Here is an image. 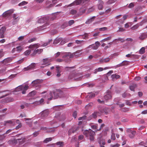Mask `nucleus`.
<instances>
[{
    "label": "nucleus",
    "instance_id": "obj_31",
    "mask_svg": "<svg viewBox=\"0 0 147 147\" xmlns=\"http://www.w3.org/2000/svg\"><path fill=\"white\" fill-rule=\"evenodd\" d=\"M127 63V61H123L121 63H120V64L117 65L116 66L117 67H118L123 65H126V63Z\"/></svg>",
    "mask_w": 147,
    "mask_h": 147
},
{
    "label": "nucleus",
    "instance_id": "obj_13",
    "mask_svg": "<svg viewBox=\"0 0 147 147\" xmlns=\"http://www.w3.org/2000/svg\"><path fill=\"white\" fill-rule=\"evenodd\" d=\"M40 46V45L38 43L33 45H31L29 46V48L31 49L32 50H35L36 49L38 48Z\"/></svg>",
    "mask_w": 147,
    "mask_h": 147
},
{
    "label": "nucleus",
    "instance_id": "obj_1",
    "mask_svg": "<svg viewBox=\"0 0 147 147\" xmlns=\"http://www.w3.org/2000/svg\"><path fill=\"white\" fill-rule=\"evenodd\" d=\"M67 96V94L60 90H56L54 92V99L64 98Z\"/></svg>",
    "mask_w": 147,
    "mask_h": 147
},
{
    "label": "nucleus",
    "instance_id": "obj_60",
    "mask_svg": "<svg viewBox=\"0 0 147 147\" xmlns=\"http://www.w3.org/2000/svg\"><path fill=\"white\" fill-rule=\"evenodd\" d=\"M146 38V36L144 34L141 35L140 37L139 38L141 40H143Z\"/></svg>",
    "mask_w": 147,
    "mask_h": 147
},
{
    "label": "nucleus",
    "instance_id": "obj_16",
    "mask_svg": "<svg viewBox=\"0 0 147 147\" xmlns=\"http://www.w3.org/2000/svg\"><path fill=\"white\" fill-rule=\"evenodd\" d=\"M6 30L5 27H2L0 29V37L1 38H3L4 37V32Z\"/></svg>",
    "mask_w": 147,
    "mask_h": 147
},
{
    "label": "nucleus",
    "instance_id": "obj_18",
    "mask_svg": "<svg viewBox=\"0 0 147 147\" xmlns=\"http://www.w3.org/2000/svg\"><path fill=\"white\" fill-rule=\"evenodd\" d=\"M82 50H80L74 53V56L76 57H77L80 56L82 54Z\"/></svg>",
    "mask_w": 147,
    "mask_h": 147
},
{
    "label": "nucleus",
    "instance_id": "obj_12",
    "mask_svg": "<svg viewBox=\"0 0 147 147\" xmlns=\"http://www.w3.org/2000/svg\"><path fill=\"white\" fill-rule=\"evenodd\" d=\"M36 64L35 63H32L27 67H25L24 68L23 70L24 71H26L29 69H34L35 67Z\"/></svg>",
    "mask_w": 147,
    "mask_h": 147
},
{
    "label": "nucleus",
    "instance_id": "obj_30",
    "mask_svg": "<svg viewBox=\"0 0 147 147\" xmlns=\"http://www.w3.org/2000/svg\"><path fill=\"white\" fill-rule=\"evenodd\" d=\"M136 86V84H133L132 85L130 86L129 88L131 90L134 91V89Z\"/></svg>",
    "mask_w": 147,
    "mask_h": 147
},
{
    "label": "nucleus",
    "instance_id": "obj_26",
    "mask_svg": "<svg viewBox=\"0 0 147 147\" xmlns=\"http://www.w3.org/2000/svg\"><path fill=\"white\" fill-rule=\"evenodd\" d=\"M44 101V100L42 98L39 101H35L32 103L33 104H35L36 105H38L41 104Z\"/></svg>",
    "mask_w": 147,
    "mask_h": 147
},
{
    "label": "nucleus",
    "instance_id": "obj_17",
    "mask_svg": "<svg viewBox=\"0 0 147 147\" xmlns=\"http://www.w3.org/2000/svg\"><path fill=\"white\" fill-rule=\"evenodd\" d=\"M98 141L100 147H105L104 146L101 145V144L104 145L105 143V140H103L101 138H100L98 139Z\"/></svg>",
    "mask_w": 147,
    "mask_h": 147
},
{
    "label": "nucleus",
    "instance_id": "obj_7",
    "mask_svg": "<svg viewBox=\"0 0 147 147\" xmlns=\"http://www.w3.org/2000/svg\"><path fill=\"white\" fill-rule=\"evenodd\" d=\"M49 19V17L48 16H44L38 18V22L39 23H43Z\"/></svg>",
    "mask_w": 147,
    "mask_h": 147
},
{
    "label": "nucleus",
    "instance_id": "obj_19",
    "mask_svg": "<svg viewBox=\"0 0 147 147\" xmlns=\"http://www.w3.org/2000/svg\"><path fill=\"white\" fill-rule=\"evenodd\" d=\"M15 119H13L11 120H8L7 121H5L4 122V125H7V123H9L10 124H13H13H15Z\"/></svg>",
    "mask_w": 147,
    "mask_h": 147
},
{
    "label": "nucleus",
    "instance_id": "obj_8",
    "mask_svg": "<svg viewBox=\"0 0 147 147\" xmlns=\"http://www.w3.org/2000/svg\"><path fill=\"white\" fill-rule=\"evenodd\" d=\"M13 57H9L3 59L1 62L4 65H7V64L10 63L11 62Z\"/></svg>",
    "mask_w": 147,
    "mask_h": 147
},
{
    "label": "nucleus",
    "instance_id": "obj_59",
    "mask_svg": "<svg viewBox=\"0 0 147 147\" xmlns=\"http://www.w3.org/2000/svg\"><path fill=\"white\" fill-rule=\"evenodd\" d=\"M131 133L132 135V136H130L129 135V137L131 138H132L134 137V135L136 134V132L135 131H132Z\"/></svg>",
    "mask_w": 147,
    "mask_h": 147
},
{
    "label": "nucleus",
    "instance_id": "obj_54",
    "mask_svg": "<svg viewBox=\"0 0 147 147\" xmlns=\"http://www.w3.org/2000/svg\"><path fill=\"white\" fill-rule=\"evenodd\" d=\"M111 139L113 140H115V135L114 133H112L111 136Z\"/></svg>",
    "mask_w": 147,
    "mask_h": 147
},
{
    "label": "nucleus",
    "instance_id": "obj_40",
    "mask_svg": "<svg viewBox=\"0 0 147 147\" xmlns=\"http://www.w3.org/2000/svg\"><path fill=\"white\" fill-rule=\"evenodd\" d=\"M19 20L20 19H13V20L12 22V25H14L16 24L19 21Z\"/></svg>",
    "mask_w": 147,
    "mask_h": 147
},
{
    "label": "nucleus",
    "instance_id": "obj_55",
    "mask_svg": "<svg viewBox=\"0 0 147 147\" xmlns=\"http://www.w3.org/2000/svg\"><path fill=\"white\" fill-rule=\"evenodd\" d=\"M74 20H71L69 21L67 24H68V25L71 26L73 24H74Z\"/></svg>",
    "mask_w": 147,
    "mask_h": 147
},
{
    "label": "nucleus",
    "instance_id": "obj_27",
    "mask_svg": "<svg viewBox=\"0 0 147 147\" xmlns=\"http://www.w3.org/2000/svg\"><path fill=\"white\" fill-rule=\"evenodd\" d=\"M16 51L18 52H20L24 49L23 47L22 46H20L16 48Z\"/></svg>",
    "mask_w": 147,
    "mask_h": 147
},
{
    "label": "nucleus",
    "instance_id": "obj_47",
    "mask_svg": "<svg viewBox=\"0 0 147 147\" xmlns=\"http://www.w3.org/2000/svg\"><path fill=\"white\" fill-rule=\"evenodd\" d=\"M90 126H91V128L93 129H97V125H93L92 124H90Z\"/></svg>",
    "mask_w": 147,
    "mask_h": 147
},
{
    "label": "nucleus",
    "instance_id": "obj_20",
    "mask_svg": "<svg viewBox=\"0 0 147 147\" xmlns=\"http://www.w3.org/2000/svg\"><path fill=\"white\" fill-rule=\"evenodd\" d=\"M78 128V127L76 128L74 127L71 128L69 131V134L70 135L72 133H74Z\"/></svg>",
    "mask_w": 147,
    "mask_h": 147
},
{
    "label": "nucleus",
    "instance_id": "obj_62",
    "mask_svg": "<svg viewBox=\"0 0 147 147\" xmlns=\"http://www.w3.org/2000/svg\"><path fill=\"white\" fill-rule=\"evenodd\" d=\"M85 50L86 53H88L90 51L91 49L90 48H88V47H87L85 49Z\"/></svg>",
    "mask_w": 147,
    "mask_h": 147
},
{
    "label": "nucleus",
    "instance_id": "obj_6",
    "mask_svg": "<svg viewBox=\"0 0 147 147\" xmlns=\"http://www.w3.org/2000/svg\"><path fill=\"white\" fill-rule=\"evenodd\" d=\"M100 45V44L98 41L96 42L95 44L90 45L88 47V48H90L91 49L96 50Z\"/></svg>",
    "mask_w": 147,
    "mask_h": 147
},
{
    "label": "nucleus",
    "instance_id": "obj_48",
    "mask_svg": "<svg viewBox=\"0 0 147 147\" xmlns=\"http://www.w3.org/2000/svg\"><path fill=\"white\" fill-rule=\"evenodd\" d=\"M117 0H109L107 2L108 4H111L115 2Z\"/></svg>",
    "mask_w": 147,
    "mask_h": 147
},
{
    "label": "nucleus",
    "instance_id": "obj_43",
    "mask_svg": "<svg viewBox=\"0 0 147 147\" xmlns=\"http://www.w3.org/2000/svg\"><path fill=\"white\" fill-rule=\"evenodd\" d=\"M31 53V50L30 49L26 50L24 53V54L25 55H28L30 54Z\"/></svg>",
    "mask_w": 147,
    "mask_h": 147
},
{
    "label": "nucleus",
    "instance_id": "obj_37",
    "mask_svg": "<svg viewBox=\"0 0 147 147\" xmlns=\"http://www.w3.org/2000/svg\"><path fill=\"white\" fill-rule=\"evenodd\" d=\"M145 49L144 47H142L139 50V53L140 54H143L145 53Z\"/></svg>",
    "mask_w": 147,
    "mask_h": 147
},
{
    "label": "nucleus",
    "instance_id": "obj_5",
    "mask_svg": "<svg viewBox=\"0 0 147 147\" xmlns=\"http://www.w3.org/2000/svg\"><path fill=\"white\" fill-rule=\"evenodd\" d=\"M53 60V58H47L43 59L42 60V65H45V66L49 65L50 64V63Z\"/></svg>",
    "mask_w": 147,
    "mask_h": 147
},
{
    "label": "nucleus",
    "instance_id": "obj_22",
    "mask_svg": "<svg viewBox=\"0 0 147 147\" xmlns=\"http://www.w3.org/2000/svg\"><path fill=\"white\" fill-rule=\"evenodd\" d=\"M42 51L43 49H39L35 50L34 51V53L32 54V55H34L37 53L38 54H40Z\"/></svg>",
    "mask_w": 147,
    "mask_h": 147
},
{
    "label": "nucleus",
    "instance_id": "obj_3",
    "mask_svg": "<svg viewBox=\"0 0 147 147\" xmlns=\"http://www.w3.org/2000/svg\"><path fill=\"white\" fill-rule=\"evenodd\" d=\"M90 0H76L72 3L70 4L67 7L76 5L80 3L86 4Z\"/></svg>",
    "mask_w": 147,
    "mask_h": 147
},
{
    "label": "nucleus",
    "instance_id": "obj_38",
    "mask_svg": "<svg viewBox=\"0 0 147 147\" xmlns=\"http://www.w3.org/2000/svg\"><path fill=\"white\" fill-rule=\"evenodd\" d=\"M99 113L98 112H94L92 115V116L93 118H95L97 117V116H99Z\"/></svg>",
    "mask_w": 147,
    "mask_h": 147
},
{
    "label": "nucleus",
    "instance_id": "obj_42",
    "mask_svg": "<svg viewBox=\"0 0 147 147\" xmlns=\"http://www.w3.org/2000/svg\"><path fill=\"white\" fill-rule=\"evenodd\" d=\"M51 138H46L44 141V142L45 143H47L48 142L51 141L52 140Z\"/></svg>",
    "mask_w": 147,
    "mask_h": 147
},
{
    "label": "nucleus",
    "instance_id": "obj_10",
    "mask_svg": "<svg viewBox=\"0 0 147 147\" xmlns=\"http://www.w3.org/2000/svg\"><path fill=\"white\" fill-rule=\"evenodd\" d=\"M43 80H42L37 79L33 81L32 82V86H38L39 87H40V85H38V84L41 83Z\"/></svg>",
    "mask_w": 147,
    "mask_h": 147
},
{
    "label": "nucleus",
    "instance_id": "obj_57",
    "mask_svg": "<svg viewBox=\"0 0 147 147\" xmlns=\"http://www.w3.org/2000/svg\"><path fill=\"white\" fill-rule=\"evenodd\" d=\"M56 144L57 145H59L60 147L62 146L63 145V142H58L56 143Z\"/></svg>",
    "mask_w": 147,
    "mask_h": 147
},
{
    "label": "nucleus",
    "instance_id": "obj_56",
    "mask_svg": "<svg viewBox=\"0 0 147 147\" xmlns=\"http://www.w3.org/2000/svg\"><path fill=\"white\" fill-rule=\"evenodd\" d=\"M4 55V53L2 49L0 50V58L3 57Z\"/></svg>",
    "mask_w": 147,
    "mask_h": 147
},
{
    "label": "nucleus",
    "instance_id": "obj_15",
    "mask_svg": "<svg viewBox=\"0 0 147 147\" xmlns=\"http://www.w3.org/2000/svg\"><path fill=\"white\" fill-rule=\"evenodd\" d=\"M54 91L53 92H50L47 93V97L48 99L49 100H51L53 98H54Z\"/></svg>",
    "mask_w": 147,
    "mask_h": 147
},
{
    "label": "nucleus",
    "instance_id": "obj_64",
    "mask_svg": "<svg viewBox=\"0 0 147 147\" xmlns=\"http://www.w3.org/2000/svg\"><path fill=\"white\" fill-rule=\"evenodd\" d=\"M84 138V136L82 135H81L79 136L78 137V140L79 141L82 140Z\"/></svg>",
    "mask_w": 147,
    "mask_h": 147
},
{
    "label": "nucleus",
    "instance_id": "obj_52",
    "mask_svg": "<svg viewBox=\"0 0 147 147\" xmlns=\"http://www.w3.org/2000/svg\"><path fill=\"white\" fill-rule=\"evenodd\" d=\"M76 43L77 44H83V42H84V40H76Z\"/></svg>",
    "mask_w": 147,
    "mask_h": 147
},
{
    "label": "nucleus",
    "instance_id": "obj_50",
    "mask_svg": "<svg viewBox=\"0 0 147 147\" xmlns=\"http://www.w3.org/2000/svg\"><path fill=\"white\" fill-rule=\"evenodd\" d=\"M112 37L111 36L108 37L107 38H105L102 40V42H105L106 41L109 40Z\"/></svg>",
    "mask_w": 147,
    "mask_h": 147
},
{
    "label": "nucleus",
    "instance_id": "obj_51",
    "mask_svg": "<svg viewBox=\"0 0 147 147\" xmlns=\"http://www.w3.org/2000/svg\"><path fill=\"white\" fill-rule=\"evenodd\" d=\"M77 13V11L76 10L74 9L71 10L70 13L72 15H74L76 14Z\"/></svg>",
    "mask_w": 147,
    "mask_h": 147
},
{
    "label": "nucleus",
    "instance_id": "obj_36",
    "mask_svg": "<svg viewBox=\"0 0 147 147\" xmlns=\"http://www.w3.org/2000/svg\"><path fill=\"white\" fill-rule=\"evenodd\" d=\"M12 17L13 19H20V17L18 16V14L16 13L13 14Z\"/></svg>",
    "mask_w": 147,
    "mask_h": 147
},
{
    "label": "nucleus",
    "instance_id": "obj_4",
    "mask_svg": "<svg viewBox=\"0 0 147 147\" xmlns=\"http://www.w3.org/2000/svg\"><path fill=\"white\" fill-rule=\"evenodd\" d=\"M29 86L27 85L24 86L20 85L16 88L14 90L12 91V92H19L22 90H27Z\"/></svg>",
    "mask_w": 147,
    "mask_h": 147
},
{
    "label": "nucleus",
    "instance_id": "obj_2",
    "mask_svg": "<svg viewBox=\"0 0 147 147\" xmlns=\"http://www.w3.org/2000/svg\"><path fill=\"white\" fill-rule=\"evenodd\" d=\"M83 134L86 137H89V139L90 141H92L94 140V137L95 135L94 131L91 129L89 130H85L83 132Z\"/></svg>",
    "mask_w": 147,
    "mask_h": 147
},
{
    "label": "nucleus",
    "instance_id": "obj_58",
    "mask_svg": "<svg viewBox=\"0 0 147 147\" xmlns=\"http://www.w3.org/2000/svg\"><path fill=\"white\" fill-rule=\"evenodd\" d=\"M24 36H22L18 38V40L20 41L22 40L24 38Z\"/></svg>",
    "mask_w": 147,
    "mask_h": 147
},
{
    "label": "nucleus",
    "instance_id": "obj_46",
    "mask_svg": "<svg viewBox=\"0 0 147 147\" xmlns=\"http://www.w3.org/2000/svg\"><path fill=\"white\" fill-rule=\"evenodd\" d=\"M95 9V8L94 7H92L90 8H89L88 10V13H90L91 12L93 11H94Z\"/></svg>",
    "mask_w": 147,
    "mask_h": 147
},
{
    "label": "nucleus",
    "instance_id": "obj_44",
    "mask_svg": "<svg viewBox=\"0 0 147 147\" xmlns=\"http://www.w3.org/2000/svg\"><path fill=\"white\" fill-rule=\"evenodd\" d=\"M130 26L132 25L131 22H128L125 25V27L126 28H128L130 26Z\"/></svg>",
    "mask_w": 147,
    "mask_h": 147
},
{
    "label": "nucleus",
    "instance_id": "obj_49",
    "mask_svg": "<svg viewBox=\"0 0 147 147\" xmlns=\"http://www.w3.org/2000/svg\"><path fill=\"white\" fill-rule=\"evenodd\" d=\"M28 3V2L26 1H23L21 3H20L19 4V6H22Z\"/></svg>",
    "mask_w": 147,
    "mask_h": 147
},
{
    "label": "nucleus",
    "instance_id": "obj_39",
    "mask_svg": "<svg viewBox=\"0 0 147 147\" xmlns=\"http://www.w3.org/2000/svg\"><path fill=\"white\" fill-rule=\"evenodd\" d=\"M67 40L65 39H63L62 38V40L61 41L60 44L61 45H63L67 42Z\"/></svg>",
    "mask_w": 147,
    "mask_h": 147
},
{
    "label": "nucleus",
    "instance_id": "obj_34",
    "mask_svg": "<svg viewBox=\"0 0 147 147\" xmlns=\"http://www.w3.org/2000/svg\"><path fill=\"white\" fill-rule=\"evenodd\" d=\"M86 9L81 8L80 9V12L78 14L79 15H81L84 13Z\"/></svg>",
    "mask_w": 147,
    "mask_h": 147
},
{
    "label": "nucleus",
    "instance_id": "obj_35",
    "mask_svg": "<svg viewBox=\"0 0 147 147\" xmlns=\"http://www.w3.org/2000/svg\"><path fill=\"white\" fill-rule=\"evenodd\" d=\"M52 41V40H51V39L49 40L48 42L45 43L42 45H41V46L44 47H46V46H47V45H49L50 42H51Z\"/></svg>",
    "mask_w": 147,
    "mask_h": 147
},
{
    "label": "nucleus",
    "instance_id": "obj_21",
    "mask_svg": "<svg viewBox=\"0 0 147 147\" xmlns=\"http://www.w3.org/2000/svg\"><path fill=\"white\" fill-rule=\"evenodd\" d=\"M61 40V38H57L54 40L53 44L55 45H56L59 43Z\"/></svg>",
    "mask_w": 147,
    "mask_h": 147
},
{
    "label": "nucleus",
    "instance_id": "obj_32",
    "mask_svg": "<svg viewBox=\"0 0 147 147\" xmlns=\"http://www.w3.org/2000/svg\"><path fill=\"white\" fill-rule=\"evenodd\" d=\"M56 13H55L51 15L50 16V18L51 20H54L56 17Z\"/></svg>",
    "mask_w": 147,
    "mask_h": 147
},
{
    "label": "nucleus",
    "instance_id": "obj_24",
    "mask_svg": "<svg viewBox=\"0 0 147 147\" xmlns=\"http://www.w3.org/2000/svg\"><path fill=\"white\" fill-rule=\"evenodd\" d=\"M61 54L63 58H68L69 55V53H63L61 52Z\"/></svg>",
    "mask_w": 147,
    "mask_h": 147
},
{
    "label": "nucleus",
    "instance_id": "obj_11",
    "mask_svg": "<svg viewBox=\"0 0 147 147\" xmlns=\"http://www.w3.org/2000/svg\"><path fill=\"white\" fill-rule=\"evenodd\" d=\"M49 114V112L47 110H45L40 113V115L41 116V117L44 118L47 116Z\"/></svg>",
    "mask_w": 147,
    "mask_h": 147
},
{
    "label": "nucleus",
    "instance_id": "obj_33",
    "mask_svg": "<svg viewBox=\"0 0 147 147\" xmlns=\"http://www.w3.org/2000/svg\"><path fill=\"white\" fill-rule=\"evenodd\" d=\"M120 76L119 75H116V74H114L111 76V77L113 79H114L115 78L116 79H118L119 78Z\"/></svg>",
    "mask_w": 147,
    "mask_h": 147
},
{
    "label": "nucleus",
    "instance_id": "obj_25",
    "mask_svg": "<svg viewBox=\"0 0 147 147\" xmlns=\"http://www.w3.org/2000/svg\"><path fill=\"white\" fill-rule=\"evenodd\" d=\"M95 18V16H93L92 18H90V19H88L87 21L86 22V23L87 24H89L90 23H91L93 21L94 18Z\"/></svg>",
    "mask_w": 147,
    "mask_h": 147
},
{
    "label": "nucleus",
    "instance_id": "obj_14",
    "mask_svg": "<svg viewBox=\"0 0 147 147\" xmlns=\"http://www.w3.org/2000/svg\"><path fill=\"white\" fill-rule=\"evenodd\" d=\"M111 97L112 96L111 92L109 91H108L107 94L104 96V98L105 100H107L108 99H110Z\"/></svg>",
    "mask_w": 147,
    "mask_h": 147
},
{
    "label": "nucleus",
    "instance_id": "obj_61",
    "mask_svg": "<svg viewBox=\"0 0 147 147\" xmlns=\"http://www.w3.org/2000/svg\"><path fill=\"white\" fill-rule=\"evenodd\" d=\"M134 5L133 3H131L129 4L128 6V8H131L134 7Z\"/></svg>",
    "mask_w": 147,
    "mask_h": 147
},
{
    "label": "nucleus",
    "instance_id": "obj_28",
    "mask_svg": "<svg viewBox=\"0 0 147 147\" xmlns=\"http://www.w3.org/2000/svg\"><path fill=\"white\" fill-rule=\"evenodd\" d=\"M109 58H107L100 59L99 61L101 63L107 62L109 61Z\"/></svg>",
    "mask_w": 147,
    "mask_h": 147
},
{
    "label": "nucleus",
    "instance_id": "obj_23",
    "mask_svg": "<svg viewBox=\"0 0 147 147\" xmlns=\"http://www.w3.org/2000/svg\"><path fill=\"white\" fill-rule=\"evenodd\" d=\"M24 120L25 121H26V123L30 127H31L32 124V122L31 121L28 122V121L29 120L30 121L31 120V119L30 118H25Z\"/></svg>",
    "mask_w": 147,
    "mask_h": 147
},
{
    "label": "nucleus",
    "instance_id": "obj_29",
    "mask_svg": "<svg viewBox=\"0 0 147 147\" xmlns=\"http://www.w3.org/2000/svg\"><path fill=\"white\" fill-rule=\"evenodd\" d=\"M99 3L98 6V9L99 10L101 9L103 7L102 4L103 3V2L102 1H99Z\"/></svg>",
    "mask_w": 147,
    "mask_h": 147
},
{
    "label": "nucleus",
    "instance_id": "obj_9",
    "mask_svg": "<svg viewBox=\"0 0 147 147\" xmlns=\"http://www.w3.org/2000/svg\"><path fill=\"white\" fill-rule=\"evenodd\" d=\"M14 10L13 9H11L5 12L2 14V16L4 17H6L9 16H10L11 13L14 12Z\"/></svg>",
    "mask_w": 147,
    "mask_h": 147
},
{
    "label": "nucleus",
    "instance_id": "obj_63",
    "mask_svg": "<svg viewBox=\"0 0 147 147\" xmlns=\"http://www.w3.org/2000/svg\"><path fill=\"white\" fill-rule=\"evenodd\" d=\"M56 71L57 73H60L61 71H60V67L58 66H57L56 67Z\"/></svg>",
    "mask_w": 147,
    "mask_h": 147
},
{
    "label": "nucleus",
    "instance_id": "obj_53",
    "mask_svg": "<svg viewBox=\"0 0 147 147\" xmlns=\"http://www.w3.org/2000/svg\"><path fill=\"white\" fill-rule=\"evenodd\" d=\"M68 26V24L67 23H64L62 26L61 27L62 28H63L66 27Z\"/></svg>",
    "mask_w": 147,
    "mask_h": 147
},
{
    "label": "nucleus",
    "instance_id": "obj_45",
    "mask_svg": "<svg viewBox=\"0 0 147 147\" xmlns=\"http://www.w3.org/2000/svg\"><path fill=\"white\" fill-rule=\"evenodd\" d=\"M139 144L140 145H143L145 146H147V141L146 142H141L139 143Z\"/></svg>",
    "mask_w": 147,
    "mask_h": 147
},
{
    "label": "nucleus",
    "instance_id": "obj_41",
    "mask_svg": "<svg viewBox=\"0 0 147 147\" xmlns=\"http://www.w3.org/2000/svg\"><path fill=\"white\" fill-rule=\"evenodd\" d=\"M139 25L138 24H136L134 26H133L131 28V29L132 30H134L138 28V27H139Z\"/></svg>",
    "mask_w": 147,
    "mask_h": 147
}]
</instances>
